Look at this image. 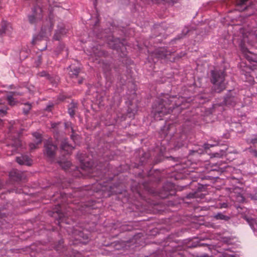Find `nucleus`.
<instances>
[{
  "mask_svg": "<svg viewBox=\"0 0 257 257\" xmlns=\"http://www.w3.org/2000/svg\"><path fill=\"white\" fill-rule=\"evenodd\" d=\"M184 98L176 96H170L166 94L164 98L159 100L153 106V113L155 118L162 117L163 115L172 112L173 109L181 106L184 103Z\"/></svg>",
  "mask_w": 257,
  "mask_h": 257,
  "instance_id": "obj_1",
  "label": "nucleus"
},
{
  "mask_svg": "<svg viewBox=\"0 0 257 257\" xmlns=\"http://www.w3.org/2000/svg\"><path fill=\"white\" fill-rule=\"evenodd\" d=\"M211 82L213 83L212 90L220 93L225 88V74L223 71L216 69L211 71Z\"/></svg>",
  "mask_w": 257,
  "mask_h": 257,
  "instance_id": "obj_2",
  "label": "nucleus"
},
{
  "mask_svg": "<svg viewBox=\"0 0 257 257\" xmlns=\"http://www.w3.org/2000/svg\"><path fill=\"white\" fill-rule=\"evenodd\" d=\"M47 25L48 26H43L39 34L34 37L32 41L33 45H35L37 41H40L45 38H47L48 37L51 35L53 25L50 21L47 22Z\"/></svg>",
  "mask_w": 257,
  "mask_h": 257,
  "instance_id": "obj_3",
  "label": "nucleus"
},
{
  "mask_svg": "<svg viewBox=\"0 0 257 257\" xmlns=\"http://www.w3.org/2000/svg\"><path fill=\"white\" fill-rule=\"evenodd\" d=\"M43 18L42 8L38 6H35L32 9V14L28 16L29 22L31 24H36Z\"/></svg>",
  "mask_w": 257,
  "mask_h": 257,
  "instance_id": "obj_4",
  "label": "nucleus"
},
{
  "mask_svg": "<svg viewBox=\"0 0 257 257\" xmlns=\"http://www.w3.org/2000/svg\"><path fill=\"white\" fill-rule=\"evenodd\" d=\"M57 147L53 144L50 140H47L44 142V154L48 158L53 159L56 154Z\"/></svg>",
  "mask_w": 257,
  "mask_h": 257,
  "instance_id": "obj_5",
  "label": "nucleus"
},
{
  "mask_svg": "<svg viewBox=\"0 0 257 257\" xmlns=\"http://www.w3.org/2000/svg\"><path fill=\"white\" fill-rule=\"evenodd\" d=\"M19 134H17V137H12V142L8 144L5 149L7 152V155L10 156L16 151L18 148L21 145V142L19 138Z\"/></svg>",
  "mask_w": 257,
  "mask_h": 257,
  "instance_id": "obj_6",
  "label": "nucleus"
},
{
  "mask_svg": "<svg viewBox=\"0 0 257 257\" xmlns=\"http://www.w3.org/2000/svg\"><path fill=\"white\" fill-rule=\"evenodd\" d=\"M175 193L174 184L171 183H167L159 193V196L162 198H168L170 195H174Z\"/></svg>",
  "mask_w": 257,
  "mask_h": 257,
  "instance_id": "obj_7",
  "label": "nucleus"
},
{
  "mask_svg": "<svg viewBox=\"0 0 257 257\" xmlns=\"http://www.w3.org/2000/svg\"><path fill=\"white\" fill-rule=\"evenodd\" d=\"M239 100L235 91H230L224 98L223 103L226 105L233 106Z\"/></svg>",
  "mask_w": 257,
  "mask_h": 257,
  "instance_id": "obj_8",
  "label": "nucleus"
},
{
  "mask_svg": "<svg viewBox=\"0 0 257 257\" xmlns=\"http://www.w3.org/2000/svg\"><path fill=\"white\" fill-rule=\"evenodd\" d=\"M234 30L236 31V33H235L234 35L239 37L240 39L244 42L245 41V38L248 37V35L251 34L249 30H245L243 27L240 26H236L234 28Z\"/></svg>",
  "mask_w": 257,
  "mask_h": 257,
  "instance_id": "obj_9",
  "label": "nucleus"
},
{
  "mask_svg": "<svg viewBox=\"0 0 257 257\" xmlns=\"http://www.w3.org/2000/svg\"><path fill=\"white\" fill-rule=\"evenodd\" d=\"M237 7L239 11H242L248 8L251 2L249 0H231Z\"/></svg>",
  "mask_w": 257,
  "mask_h": 257,
  "instance_id": "obj_10",
  "label": "nucleus"
},
{
  "mask_svg": "<svg viewBox=\"0 0 257 257\" xmlns=\"http://www.w3.org/2000/svg\"><path fill=\"white\" fill-rule=\"evenodd\" d=\"M60 149L61 154L64 156L69 155L74 149V147L69 145L66 140H64L61 142Z\"/></svg>",
  "mask_w": 257,
  "mask_h": 257,
  "instance_id": "obj_11",
  "label": "nucleus"
},
{
  "mask_svg": "<svg viewBox=\"0 0 257 257\" xmlns=\"http://www.w3.org/2000/svg\"><path fill=\"white\" fill-rule=\"evenodd\" d=\"M109 47L112 49L118 50L120 48L121 46L124 45L119 38L112 37L108 43Z\"/></svg>",
  "mask_w": 257,
  "mask_h": 257,
  "instance_id": "obj_12",
  "label": "nucleus"
},
{
  "mask_svg": "<svg viewBox=\"0 0 257 257\" xmlns=\"http://www.w3.org/2000/svg\"><path fill=\"white\" fill-rule=\"evenodd\" d=\"M70 70L68 72L70 77L72 79H76L81 73V69L79 67L70 65L68 67Z\"/></svg>",
  "mask_w": 257,
  "mask_h": 257,
  "instance_id": "obj_13",
  "label": "nucleus"
},
{
  "mask_svg": "<svg viewBox=\"0 0 257 257\" xmlns=\"http://www.w3.org/2000/svg\"><path fill=\"white\" fill-rule=\"evenodd\" d=\"M186 139L187 136L186 133L184 131H182L179 139L174 144V149L175 150H178L181 147L184 146L185 144V141L186 140Z\"/></svg>",
  "mask_w": 257,
  "mask_h": 257,
  "instance_id": "obj_14",
  "label": "nucleus"
},
{
  "mask_svg": "<svg viewBox=\"0 0 257 257\" xmlns=\"http://www.w3.org/2000/svg\"><path fill=\"white\" fill-rule=\"evenodd\" d=\"M246 221L253 230L254 233L257 235V218H246Z\"/></svg>",
  "mask_w": 257,
  "mask_h": 257,
  "instance_id": "obj_15",
  "label": "nucleus"
},
{
  "mask_svg": "<svg viewBox=\"0 0 257 257\" xmlns=\"http://www.w3.org/2000/svg\"><path fill=\"white\" fill-rule=\"evenodd\" d=\"M246 221L253 230L254 233L257 235V218H246Z\"/></svg>",
  "mask_w": 257,
  "mask_h": 257,
  "instance_id": "obj_16",
  "label": "nucleus"
},
{
  "mask_svg": "<svg viewBox=\"0 0 257 257\" xmlns=\"http://www.w3.org/2000/svg\"><path fill=\"white\" fill-rule=\"evenodd\" d=\"M78 108V104L76 102L72 101L68 105V112L71 117H73L75 115L76 110Z\"/></svg>",
  "mask_w": 257,
  "mask_h": 257,
  "instance_id": "obj_17",
  "label": "nucleus"
},
{
  "mask_svg": "<svg viewBox=\"0 0 257 257\" xmlns=\"http://www.w3.org/2000/svg\"><path fill=\"white\" fill-rule=\"evenodd\" d=\"M66 33V30L63 27H61L56 30L53 38L54 40L59 41L62 36L64 35Z\"/></svg>",
  "mask_w": 257,
  "mask_h": 257,
  "instance_id": "obj_18",
  "label": "nucleus"
},
{
  "mask_svg": "<svg viewBox=\"0 0 257 257\" xmlns=\"http://www.w3.org/2000/svg\"><path fill=\"white\" fill-rule=\"evenodd\" d=\"M10 29L11 27L10 24L4 21L2 24V27L0 29V34L3 35L4 34H7L10 32Z\"/></svg>",
  "mask_w": 257,
  "mask_h": 257,
  "instance_id": "obj_19",
  "label": "nucleus"
},
{
  "mask_svg": "<svg viewBox=\"0 0 257 257\" xmlns=\"http://www.w3.org/2000/svg\"><path fill=\"white\" fill-rule=\"evenodd\" d=\"M10 177L14 180L21 179V176L19 171L17 170H13L10 172Z\"/></svg>",
  "mask_w": 257,
  "mask_h": 257,
  "instance_id": "obj_20",
  "label": "nucleus"
},
{
  "mask_svg": "<svg viewBox=\"0 0 257 257\" xmlns=\"http://www.w3.org/2000/svg\"><path fill=\"white\" fill-rule=\"evenodd\" d=\"M245 56L246 58L250 61L252 62H257V55L254 54H253L249 51H247L245 54Z\"/></svg>",
  "mask_w": 257,
  "mask_h": 257,
  "instance_id": "obj_21",
  "label": "nucleus"
},
{
  "mask_svg": "<svg viewBox=\"0 0 257 257\" xmlns=\"http://www.w3.org/2000/svg\"><path fill=\"white\" fill-rule=\"evenodd\" d=\"M33 136L34 138L33 143H35L38 145L41 144L42 141V137L40 133L35 132L33 134Z\"/></svg>",
  "mask_w": 257,
  "mask_h": 257,
  "instance_id": "obj_22",
  "label": "nucleus"
},
{
  "mask_svg": "<svg viewBox=\"0 0 257 257\" xmlns=\"http://www.w3.org/2000/svg\"><path fill=\"white\" fill-rule=\"evenodd\" d=\"M7 100L8 102V104L11 106H14L16 104L17 101L14 96L10 94L9 93L7 95Z\"/></svg>",
  "mask_w": 257,
  "mask_h": 257,
  "instance_id": "obj_23",
  "label": "nucleus"
},
{
  "mask_svg": "<svg viewBox=\"0 0 257 257\" xmlns=\"http://www.w3.org/2000/svg\"><path fill=\"white\" fill-rule=\"evenodd\" d=\"M246 142L248 144H252L253 147L257 145V134L253 135L251 138L247 139Z\"/></svg>",
  "mask_w": 257,
  "mask_h": 257,
  "instance_id": "obj_24",
  "label": "nucleus"
},
{
  "mask_svg": "<svg viewBox=\"0 0 257 257\" xmlns=\"http://www.w3.org/2000/svg\"><path fill=\"white\" fill-rule=\"evenodd\" d=\"M189 30L187 28H185L182 31V33L178 35L175 38H174L172 41H176L178 40H180L181 38H183L188 32Z\"/></svg>",
  "mask_w": 257,
  "mask_h": 257,
  "instance_id": "obj_25",
  "label": "nucleus"
},
{
  "mask_svg": "<svg viewBox=\"0 0 257 257\" xmlns=\"http://www.w3.org/2000/svg\"><path fill=\"white\" fill-rule=\"evenodd\" d=\"M214 217L217 220L220 219V220H228L229 219V217H228L226 215H224V214H223L221 213H218L216 214V215H214Z\"/></svg>",
  "mask_w": 257,
  "mask_h": 257,
  "instance_id": "obj_26",
  "label": "nucleus"
},
{
  "mask_svg": "<svg viewBox=\"0 0 257 257\" xmlns=\"http://www.w3.org/2000/svg\"><path fill=\"white\" fill-rule=\"evenodd\" d=\"M213 143H206V144H204V145H203V147L204 148V149L206 150V149H209L210 147H214V146H216L217 145H218L219 143L218 142V141H216V140H213Z\"/></svg>",
  "mask_w": 257,
  "mask_h": 257,
  "instance_id": "obj_27",
  "label": "nucleus"
},
{
  "mask_svg": "<svg viewBox=\"0 0 257 257\" xmlns=\"http://www.w3.org/2000/svg\"><path fill=\"white\" fill-rule=\"evenodd\" d=\"M37 76L39 77H46L47 79L51 81L52 77L50 76L49 74H48L45 71H42L37 74Z\"/></svg>",
  "mask_w": 257,
  "mask_h": 257,
  "instance_id": "obj_28",
  "label": "nucleus"
},
{
  "mask_svg": "<svg viewBox=\"0 0 257 257\" xmlns=\"http://www.w3.org/2000/svg\"><path fill=\"white\" fill-rule=\"evenodd\" d=\"M31 104L29 103H26L24 104V107L23 109V113L25 114H27L29 113L30 109H31Z\"/></svg>",
  "mask_w": 257,
  "mask_h": 257,
  "instance_id": "obj_29",
  "label": "nucleus"
},
{
  "mask_svg": "<svg viewBox=\"0 0 257 257\" xmlns=\"http://www.w3.org/2000/svg\"><path fill=\"white\" fill-rule=\"evenodd\" d=\"M59 166H61L64 168V170H67L68 168V166L71 162H57Z\"/></svg>",
  "mask_w": 257,
  "mask_h": 257,
  "instance_id": "obj_30",
  "label": "nucleus"
},
{
  "mask_svg": "<svg viewBox=\"0 0 257 257\" xmlns=\"http://www.w3.org/2000/svg\"><path fill=\"white\" fill-rule=\"evenodd\" d=\"M202 152V150H190L189 151V156L194 155L196 157L198 156Z\"/></svg>",
  "mask_w": 257,
  "mask_h": 257,
  "instance_id": "obj_31",
  "label": "nucleus"
},
{
  "mask_svg": "<svg viewBox=\"0 0 257 257\" xmlns=\"http://www.w3.org/2000/svg\"><path fill=\"white\" fill-rule=\"evenodd\" d=\"M16 161H31V159L27 155H23L22 158L19 157H17Z\"/></svg>",
  "mask_w": 257,
  "mask_h": 257,
  "instance_id": "obj_32",
  "label": "nucleus"
},
{
  "mask_svg": "<svg viewBox=\"0 0 257 257\" xmlns=\"http://www.w3.org/2000/svg\"><path fill=\"white\" fill-rule=\"evenodd\" d=\"M153 3H160L162 1H166L168 3H171L172 4H175L178 2V0H151Z\"/></svg>",
  "mask_w": 257,
  "mask_h": 257,
  "instance_id": "obj_33",
  "label": "nucleus"
},
{
  "mask_svg": "<svg viewBox=\"0 0 257 257\" xmlns=\"http://www.w3.org/2000/svg\"><path fill=\"white\" fill-rule=\"evenodd\" d=\"M38 144H36L35 143H31L29 144V149H30V150L31 151H32L36 149H37L38 148Z\"/></svg>",
  "mask_w": 257,
  "mask_h": 257,
  "instance_id": "obj_34",
  "label": "nucleus"
},
{
  "mask_svg": "<svg viewBox=\"0 0 257 257\" xmlns=\"http://www.w3.org/2000/svg\"><path fill=\"white\" fill-rule=\"evenodd\" d=\"M10 94L12 95L13 96L16 97L17 96L22 95L23 93L19 91H10L9 92Z\"/></svg>",
  "mask_w": 257,
  "mask_h": 257,
  "instance_id": "obj_35",
  "label": "nucleus"
},
{
  "mask_svg": "<svg viewBox=\"0 0 257 257\" xmlns=\"http://www.w3.org/2000/svg\"><path fill=\"white\" fill-rule=\"evenodd\" d=\"M85 154L83 153H78L77 155V159H78V161H84L85 160L84 156Z\"/></svg>",
  "mask_w": 257,
  "mask_h": 257,
  "instance_id": "obj_36",
  "label": "nucleus"
},
{
  "mask_svg": "<svg viewBox=\"0 0 257 257\" xmlns=\"http://www.w3.org/2000/svg\"><path fill=\"white\" fill-rule=\"evenodd\" d=\"M248 150L250 153H252V155L254 156H255L257 158V151L253 150L251 147L249 148Z\"/></svg>",
  "mask_w": 257,
  "mask_h": 257,
  "instance_id": "obj_37",
  "label": "nucleus"
},
{
  "mask_svg": "<svg viewBox=\"0 0 257 257\" xmlns=\"http://www.w3.org/2000/svg\"><path fill=\"white\" fill-rule=\"evenodd\" d=\"M65 48V45L63 44H60L58 47L57 49L58 51H63V50Z\"/></svg>",
  "mask_w": 257,
  "mask_h": 257,
  "instance_id": "obj_38",
  "label": "nucleus"
},
{
  "mask_svg": "<svg viewBox=\"0 0 257 257\" xmlns=\"http://www.w3.org/2000/svg\"><path fill=\"white\" fill-rule=\"evenodd\" d=\"M77 78H78V81H77L78 83L79 84H82L83 83V82L84 78L80 76L79 75L78 76Z\"/></svg>",
  "mask_w": 257,
  "mask_h": 257,
  "instance_id": "obj_39",
  "label": "nucleus"
},
{
  "mask_svg": "<svg viewBox=\"0 0 257 257\" xmlns=\"http://www.w3.org/2000/svg\"><path fill=\"white\" fill-rule=\"evenodd\" d=\"M18 162L19 163V164L21 165L25 164V162L22 161V162ZM26 164L28 166H30L31 165V163L30 162H26Z\"/></svg>",
  "mask_w": 257,
  "mask_h": 257,
  "instance_id": "obj_40",
  "label": "nucleus"
},
{
  "mask_svg": "<svg viewBox=\"0 0 257 257\" xmlns=\"http://www.w3.org/2000/svg\"><path fill=\"white\" fill-rule=\"evenodd\" d=\"M195 197V195L194 194H190L188 195L187 198H194Z\"/></svg>",
  "mask_w": 257,
  "mask_h": 257,
  "instance_id": "obj_41",
  "label": "nucleus"
},
{
  "mask_svg": "<svg viewBox=\"0 0 257 257\" xmlns=\"http://www.w3.org/2000/svg\"><path fill=\"white\" fill-rule=\"evenodd\" d=\"M214 157L216 158H220V154L219 153H215L214 154Z\"/></svg>",
  "mask_w": 257,
  "mask_h": 257,
  "instance_id": "obj_42",
  "label": "nucleus"
},
{
  "mask_svg": "<svg viewBox=\"0 0 257 257\" xmlns=\"http://www.w3.org/2000/svg\"><path fill=\"white\" fill-rule=\"evenodd\" d=\"M253 35H254L255 38L257 39V30H256L254 31Z\"/></svg>",
  "mask_w": 257,
  "mask_h": 257,
  "instance_id": "obj_43",
  "label": "nucleus"
},
{
  "mask_svg": "<svg viewBox=\"0 0 257 257\" xmlns=\"http://www.w3.org/2000/svg\"><path fill=\"white\" fill-rule=\"evenodd\" d=\"M0 111L4 114H6L7 112L6 110L5 109H0Z\"/></svg>",
  "mask_w": 257,
  "mask_h": 257,
  "instance_id": "obj_44",
  "label": "nucleus"
},
{
  "mask_svg": "<svg viewBox=\"0 0 257 257\" xmlns=\"http://www.w3.org/2000/svg\"><path fill=\"white\" fill-rule=\"evenodd\" d=\"M76 137L74 134L71 135V138L72 140H74V138Z\"/></svg>",
  "mask_w": 257,
  "mask_h": 257,
  "instance_id": "obj_45",
  "label": "nucleus"
},
{
  "mask_svg": "<svg viewBox=\"0 0 257 257\" xmlns=\"http://www.w3.org/2000/svg\"><path fill=\"white\" fill-rule=\"evenodd\" d=\"M52 106V105H49V106H48L46 108V110H50V108Z\"/></svg>",
  "mask_w": 257,
  "mask_h": 257,
  "instance_id": "obj_46",
  "label": "nucleus"
},
{
  "mask_svg": "<svg viewBox=\"0 0 257 257\" xmlns=\"http://www.w3.org/2000/svg\"><path fill=\"white\" fill-rule=\"evenodd\" d=\"M12 128H13V126H11V127H10V128H9L10 132H11L12 131Z\"/></svg>",
  "mask_w": 257,
  "mask_h": 257,
  "instance_id": "obj_47",
  "label": "nucleus"
},
{
  "mask_svg": "<svg viewBox=\"0 0 257 257\" xmlns=\"http://www.w3.org/2000/svg\"><path fill=\"white\" fill-rule=\"evenodd\" d=\"M166 56H167L166 54H163V56H164V57H166Z\"/></svg>",
  "mask_w": 257,
  "mask_h": 257,
  "instance_id": "obj_48",
  "label": "nucleus"
},
{
  "mask_svg": "<svg viewBox=\"0 0 257 257\" xmlns=\"http://www.w3.org/2000/svg\"><path fill=\"white\" fill-rule=\"evenodd\" d=\"M66 54L67 55H68V52H67V50L66 49Z\"/></svg>",
  "mask_w": 257,
  "mask_h": 257,
  "instance_id": "obj_49",
  "label": "nucleus"
},
{
  "mask_svg": "<svg viewBox=\"0 0 257 257\" xmlns=\"http://www.w3.org/2000/svg\"><path fill=\"white\" fill-rule=\"evenodd\" d=\"M2 103V100L1 99H0V104H1Z\"/></svg>",
  "mask_w": 257,
  "mask_h": 257,
  "instance_id": "obj_50",
  "label": "nucleus"
}]
</instances>
